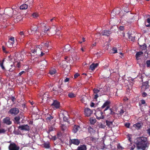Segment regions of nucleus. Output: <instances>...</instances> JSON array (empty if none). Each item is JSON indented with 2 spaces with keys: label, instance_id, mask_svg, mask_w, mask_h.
Segmentation results:
<instances>
[{
  "label": "nucleus",
  "instance_id": "64",
  "mask_svg": "<svg viewBox=\"0 0 150 150\" xmlns=\"http://www.w3.org/2000/svg\"><path fill=\"white\" fill-rule=\"evenodd\" d=\"M147 132L150 135V129H148L147 130Z\"/></svg>",
  "mask_w": 150,
  "mask_h": 150
},
{
  "label": "nucleus",
  "instance_id": "51",
  "mask_svg": "<svg viewBox=\"0 0 150 150\" xmlns=\"http://www.w3.org/2000/svg\"><path fill=\"white\" fill-rule=\"evenodd\" d=\"M130 125V124L129 123H126L125 124V126L127 128H129V127Z\"/></svg>",
  "mask_w": 150,
  "mask_h": 150
},
{
  "label": "nucleus",
  "instance_id": "28",
  "mask_svg": "<svg viewBox=\"0 0 150 150\" xmlns=\"http://www.w3.org/2000/svg\"><path fill=\"white\" fill-rule=\"evenodd\" d=\"M106 125L108 127H112L113 126L112 125V122L111 121H109L108 120L106 121Z\"/></svg>",
  "mask_w": 150,
  "mask_h": 150
},
{
  "label": "nucleus",
  "instance_id": "11",
  "mask_svg": "<svg viewBox=\"0 0 150 150\" xmlns=\"http://www.w3.org/2000/svg\"><path fill=\"white\" fill-rule=\"evenodd\" d=\"M93 113V111L89 108H86L85 109V115L87 116H90Z\"/></svg>",
  "mask_w": 150,
  "mask_h": 150
},
{
  "label": "nucleus",
  "instance_id": "40",
  "mask_svg": "<svg viewBox=\"0 0 150 150\" xmlns=\"http://www.w3.org/2000/svg\"><path fill=\"white\" fill-rule=\"evenodd\" d=\"M9 41H10L11 42H13V43H14V38L13 37H11L9 38Z\"/></svg>",
  "mask_w": 150,
  "mask_h": 150
},
{
  "label": "nucleus",
  "instance_id": "26",
  "mask_svg": "<svg viewBox=\"0 0 150 150\" xmlns=\"http://www.w3.org/2000/svg\"><path fill=\"white\" fill-rule=\"evenodd\" d=\"M37 26L33 28H30L31 31L29 32V30H28V31L29 34H31L33 33V32H34L36 31L37 30Z\"/></svg>",
  "mask_w": 150,
  "mask_h": 150
},
{
  "label": "nucleus",
  "instance_id": "52",
  "mask_svg": "<svg viewBox=\"0 0 150 150\" xmlns=\"http://www.w3.org/2000/svg\"><path fill=\"white\" fill-rule=\"evenodd\" d=\"M25 72V71H22L20 72L18 74V76H20L21 75L23 74H24Z\"/></svg>",
  "mask_w": 150,
  "mask_h": 150
},
{
  "label": "nucleus",
  "instance_id": "9",
  "mask_svg": "<svg viewBox=\"0 0 150 150\" xmlns=\"http://www.w3.org/2000/svg\"><path fill=\"white\" fill-rule=\"evenodd\" d=\"M110 103V102L109 101H106L103 105L101 107V108L103 109L104 108L106 107V108L104 110V112L105 111L108 110L109 108V105Z\"/></svg>",
  "mask_w": 150,
  "mask_h": 150
},
{
  "label": "nucleus",
  "instance_id": "8",
  "mask_svg": "<svg viewBox=\"0 0 150 150\" xmlns=\"http://www.w3.org/2000/svg\"><path fill=\"white\" fill-rule=\"evenodd\" d=\"M18 128L21 130L28 131L30 129L29 126L27 125L19 126Z\"/></svg>",
  "mask_w": 150,
  "mask_h": 150
},
{
  "label": "nucleus",
  "instance_id": "22",
  "mask_svg": "<svg viewBox=\"0 0 150 150\" xmlns=\"http://www.w3.org/2000/svg\"><path fill=\"white\" fill-rule=\"evenodd\" d=\"M54 125H51L50 124V126H49V130L47 133H50V132L54 131L55 130V128L54 127Z\"/></svg>",
  "mask_w": 150,
  "mask_h": 150
},
{
  "label": "nucleus",
  "instance_id": "41",
  "mask_svg": "<svg viewBox=\"0 0 150 150\" xmlns=\"http://www.w3.org/2000/svg\"><path fill=\"white\" fill-rule=\"evenodd\" d=\"M62 115L63 116V119L64 120L65 122L67 121L68 120L67 118L64 115V114L63 113H62Z\"/></svg>",
  "mask_w": 150,
  "mask_h": 150
},
{
  "label": "nucleus",
  "instance_id": "60",
  "mask_svg": "<svg viewBox=\"0 0 150 150\" xmlns=\"http://www.w3.org/2000/svg\"><path fill=\"white\" fill-rule=\"evenodd\" d=\"M79 74L78 73H76L74 75V78H76L77 77L79 76Z\"/></svg>",
  "mask_w": 150,
  "mask_h": 150
},
{
  "label": "nucleus",
  "instance_id": "16",
  "mask_svg": "<svg viewBox=\"0 0 150 150\" xmlns=\"http://www.w3.org/2000/svg\"><path fill=\"white\" fill-rule=\"evenodd\" d=\"M3 122L4 123L10 125L11 123V121L10 120V119L8 117H6L3 119Z\"/></svg>",
  "mask_w": 150,
  "mask_h": 150
},
{
  "label": "nucleus",
  "instance_id": "39",
  "mask_svg": "<svg viewBox=\"0 0 150 150\" xmlns=\"http://www.w3.org/2000/svg\"><path fill=\"white\" fill-rule=\"evenodd\" d=\"M117 147L118 149L119 150H122L124 149V148L119 144L117 145Z\"/></svg>",
  "mask_w": 150,
  "mask_h": 150
},
{
  "label": "nucleus",
  "instance_id": "19",
  "mask_svg": "<svg viewBox=\"0 0 150 150\" xmlns=\"http://www.w3.org/2000/svg\"><path fill=\"white\" fill-rule=\"evenodd\" d=\"M56 73V70L54 68L51 67L50 69L49 74L51 75H53Z\"/></svg>",
  "mask_w": 150,
  "mask_h": 150
},
{
  "label": "nucleus",
  "instance_id": "1",
  "mask_svg": "<svg viewBox=\"0 0 150 150\" xmlns=\"http://www.w3.org/2000/svg\"><path fill=\"white\" fill-rule=\"evenodd\" d=\"M137 142V148L138 149H142L145 150L147 148L149 143L147 138L141 137L138 138Z\"/></svg>",
  "mask_w": 150,
  "mask_h": 150
},
{
  "label": "nucleus",
  "instance_id": "18",
  "mask_svg": "<svg viewBox=\"0 0 150 150\" xmlns=\"http://www.w3.org/2000/svg\"><path fill=\"white\" fill-rule=\"evenodd\" d=\"M14 18V21L15 23L19 22L22 19V18L21 16H15Z\"/></svg>",
  "mask_w": 150,
  "mask_h": 150
},
{
  "label": "nucleus",
  "instance_id": "35",
  "mask_svg": "<svg viewBox=\"0 0 150 150\" xmlns=\"http://www.w3.org/2000/svg\"><path fill=\"white\" fill-rule=\"evenodd\" d=\"M90 122L91 124H93L96 122V120L93 118L91 117L90 118Z\"/></svg>",
  "mask_w": 150,
  "mask_h": 150
},
{
  "label": "nucleus",
  "instance_id": "55",
  "mask_svg": "<svg viewBox=\"0 0 150 150\" xmlns=\"http://www.w3.org/2000/svg\"><path fill=\"white\" fill-rule=\"evenodd\" d=\"M49 139H53L54 140H55V137H53V136H52L51 135L50 136H49Z\"/></svg>",
  "mask_w": 150,
  "mask_h": 150
},
{
  "label": "nucleus",
  "instance_id": "6",
  "mask_svg": "<svg viewBox=\"0 0 150 150\" xmlns=\"http://www.w3.org/2000/svg\"><path fill=\"white\" fill-rule=\"evenodd\" d=\"M9 150H19V147L13 143L11 144L8 147Z\"/></svg>",
  "mask_w": 150,
  "mask_h": 150
},
{
  "label": "nucleus",
  "instance_id": "15",
  "mask_svg": "<svg viewBox=\"0 0 150 150\" xmlns=\"http://www.w3.org/2000/svg\"><path fill=\"white\" fill-rule=\"evenodd\" d=\"M81 100L82 103H83L85 104L88 100L86 96H83L81 97Z\"/></svg>",
  "mask_w": 150,
  "mask_h": 150
},
{
  "label": "nucleus",
  "instance_id": "47",
  "mask_svg": "<svg viewBox=\"0 0 150 150\" xmlns=\"http://www.w3.org/2000/svg\"><path fill=\"white\" fill-rule=\"evenodd\" d=\"M112 51L113 52V53L117 52V48L115 47H113L112 49Z\"/></svg>",
  "mask_w": 150,
  "mask_h": 150
},
{
  "label": "nucleus",
  "instance_id": "10",
  "mask_svg": "<svg viewBox=\"0 0 150 150\" xmlns=\"http://www.w3.org/2000/svg\"><path fill=\"white\" fill-rule=\"evenodd\" d=\"M51 100L52 103H49V105H53L56 108H59L60 106L59 103L57 101H54L53 100Z\"/></svg>",
  "mask_w": 150,
  "mask_h": 150
},
{
  "label": "nucleus",
  "instance_id": "58",
  "mask_svg": "<svg viewBox=\"0 0 150 150\" xmlns=\"http://www.w3.org/2000/svg\"><path fill=\"white\" fill-rule=\"evenodd\" d=\"M124 111L122 110H121L119 111V114H120V115H122L124 113Z\"/></svg>",
  "mask_w": 150,
  "mask_h": 150
},
{
  "label": "nucleus",
  "instance_id": "31",
  "mask_svg": "<svg viewBox=\"0 0 150 150\" xmlns=\"http://www.w3.org/2000/svg\"><path fill=\"white\" fill-rule=\"evenodd\" d=\"M17 58V59L18 60L22 61L24 58V57L21 54L18 55Z\"/></svg>",
  "mask_w": 150,
  "mask_h": 150
},
{
  "label": "nucleus",
  "instance_id": "24",
  "mask_svg": "<svg viewBox=\"0 0 150 150\" xmlns=\"http://www.w3.org/2000/svg\"><path fill=\"white\" fill-rule=\"evenodd\" d=\"M75 150H86V146L85 145H80L79 146L77 149Z\"/></svg>",
  "mask_w": 150,
  "mask_h": 150
},
{
  "label": "nucleus",
  "instance_id": "44",
  "mask_svg": "<svg viewBox=\"0 0 150 150\" xmlns=\"http://www.w3.org/2000/svg\"><path fill=\"white\" fill-rule=\"evenodd\" d=\"M142 50H145L146 49V46L145 44L143 45L142 47Z\"/></svg>",
  "mask_w": 150,
  "mask_h": 150
},
{
  "label": "nucleus",
  "instance_id": "49",
  "mask_svg": "<svg viewBox=\"0 0 150 150\" xmlns=\"http://www.w3.org/2000/svg\"><path fill=\"white\" fill-rule=\"evenodd\" d=\"M15 120L16 122H18L20 119L19 117H16L15 118Z\"/></svg>",
  "mask_w": 150,
  "mask_h": 150
},
{
  "label": "nucleus",
  "instance_id": "50",
  "mask_svg": "<svg viewBox=\"0 0 150 150\" xmlns=\"http://www.w3.org/2000/svg\"><path fill=\"white\" fill-rule=\"evenodd\" d=\"M91 140L95 142L96 141V139L93 137H91Z\"/></svg>",
  "mask_w": 150,
  "mask_h": 150
},
{
  "label": "nucleus",
  "instance_id": "23",
  "mask_svg": "<svg viewBox=\"0 0 150 150\" xmlns=\"http://www.w3.org/2000/svg\"><path fill=\"white\" fill-rule=\"evenodd\" d=\"M129 39L132 41H134L135 39V36L134 34L128 33Z\"/></svg>",
  "mask_w": 150,
  "mask_h": 150
},
{
  "label": "nucleus",
  "instance_id": "29",
  "mask_svg": "<svg viewBox=\"0 0 150 150\" xmlns=\"http://www.w3.org/2000/svg\"><path fill=\"white\" fill-rule=\"evenodd\" d=\"M115 12V15L118 14L120 12V10L119 8H117L115 10L113 11V12H112V13H113L114 12Z\"/></svg>",
  "mask_w": 150,
  "mask_h": 150
},
{
  "label": "nucleus",
  "instance_id": "27",
  "mask_svg": "<svg viewBox=\"0 0 150 150\" xmlns=\"http://www.w3.org/2000/svg\"><path fill=\"white\" fill-rule=\"evenodd\" d=\"M13 44V42H11L10 41H8V42L6 43V45L9 47H12Z\"/></svg>",
  "mask_w": 150,
  "mask_h": 150
},
{
  "label": "nucleus",
  "instance_id": "17",
  "mask_svg": "<svg viewBox=\"0 0 150 150\" xmlns=\"http://www.w3.org/2000/svg\"><path fill=\"white\" fill-rule=\"evenodd\" d=\"M143 54V52L140 51L137 52L136 54L135 57L137 60H138L140 59V58L141 57Z\"/></svg>",
  "mask_w": 150,
  "mask_h": 150
},
{
  "label": "nucleus",
  "instance_id": "38",
  "mask_svg": "<svg viewBox=\"0 0 150 150\" xmlns=\"http://www.w3.org/2000/svg\"><path fill=\"white\" fill-rule=\"evenodd\" d=\"M88 132H89L90 133L94 132V130L91 127H88Z\"/></svg>",
  "mask_w": 150,
  "mask_h": 150
},
{
  "label": "nucleus",
  "instance_id": "12",
  "mask_svg": "<svg viewBox=\"0 0 150 150\" xmlns=\"http://www.w3.org/2000/svg\"><path fill=\"white\" fill-rule=\"evenodd\" d=\"M5 14L7 15V16L9 17L11 16L13 12V9L10 8L6 9L5 10Z\"/></svg>",
  "mask_w": 150,
  "mask_h": 150
},
{
  "label": "nucleus",
  "instance_id": "37",
  "mask_svg": "<svg viewBox=\"0 0 150 150\" xmlns=\"http://www.w3.org/2000/svg\"><path fill=\"white\" fill-rule=\"evenodd\" d=\"M71 48V47L69 45H66L65 46V50L66 51H69Z\"/></svg>",
  "mask_w": 150,
  "mask_h": 150
},
{
  "label": "nucleus",
  "instance_id": "45",
  "mask_svg": "<svg viewBox=\"0 0 150 150\" xmlns=\"http://www.w3.org/2000/svg\"><path fill=\"white\" fill-rule=\"evenodd\" d=\"M143 86L145 87L146 88H148V87L149 85V84H147L146 83V82L144 83L143 85Z\"/></svg>",
  "mask_w": 150,
  "mask_h": 150
},
{
  "label": "nucleus",
  "instance_id": "42",
  "mask_svg": "<svg viewBox=\"0 0 150 150\" xmlns=\"http://www.w3.org/2000/svg\"><path fill=\"white\" fill-rule=\"evenodd\" d=\"M39 16V15L36 13H34L32 14V16L34 18L38 17Z\"/></svg>",
  "mask_w": 150,
  "mask_h": 150
},
{
  "label": "nucleus",
  "instance_id": "54",
  "mask_svg": "<svg viewBox=\"0 0 150 150\" xmlns=\"http://www.w3.org/2000/svg\"><path fill=\"white\" fill-rule=\"evenodd\" d=\"M20 34L21 35L22 38H23L24 37V34L23 32H21L20 33Z\"/></svg>",
  "mask_w": 150,
  "mask_h": 150
},
{
  "label": "nucleus",
  "instance_id": "30",
  "mask_svg": "<svg viewBox=\"0 0 150 150\" xmlns=\"http://www.w3.org/2000/svg\"><path fill=\"white\" fill-rule=\"evenodd\" d=\"M4 59H3L2 61L0 62V66L3 70H5V69L3 65Z\"/></svg>",
  "mask_w": 150,
  "mask_h": 150
},
{
  "label": "nucleus",
  "instance_id": "62",
  "mask_svg": "<svg viewBox=\"0 0 150 150\" xmlns=\"http://www.w3.org/2000/svg\"><path fill=\"white\" fill-rule=\"evenodd\" d=\"M119 28L121 30H123L124 29V27L123 26H120Z\"/></svg>",
  "mask_w": 150,
  "mask_h": 150
},
{
  "label": "nucleus",
  "instance_id": "43",
  "mask_svg": "<svg viewBox=\"0 0 150 150\" xmlns=\"http://www.w3.org/2000/svg\"><path fill=\"white\" fill-rule=\"evenodd\" d=\"M28 2L29 3V6H31L33 3V0H29L28 1H26V2L27 4L28 3Z\"/></svg>",
  "mask_w": 150,
  "mask_h": 150
},
{
  "label": "nucleus",
  "instance_id": "57",
  "mask_svg": "<svg viewBox=\"0 0 150 150\" xmlns=\"http://www.w3.org/2000/svg\"><path fill=\"white\" fill-rule=\"evenodd\" d=\"M99 127L103 128H105V126L102 124H99Z\"/></svg>",
  "mask_w": 150,
  "mask_h": 150
},
{
  "label": "nucleus",
  "instance_id": "21",
  "mask_svg": "<svg viewBox=\"0 0 150 150\" xmlns=\"http://www.w3.org/2000/svg\"><path fill=\"white\" fill-rule=\"evenodd\" d=\"M142 125V124L141 123H138L136 124H134L133 126L137 129H139L140 128Z\"/></svg>",
  "mask_w": 150,
  "mask_h": 150
},
{
  "label": "nucleus",
  "instance_id": "34",
  "mask_svg": "<svg viewBox=\"0 0 150 150\" xmlns=\"http://www.w3.org/2000/svg\"><path fill=\"white\" fill-rule=\"evenodd\" d=\"M11 67H12V68H10L9 70V71H13V70H14L15 68V65H14V64H11L10 65Z\"/></svg>",
  "mask_w": 150,
  "mask_h": 150
},
{
  "label": "nucleus",
  "instance_id": "56",
  "mask_svg": "<svg viewBox=\"0 0 150 150\" xmlns=\"http://www.w3.org/2000/svg\"><path fill=\"white\" fill-rule=\"evenodd\" d=\"M61 133H59L57 134V137L58 139H60L61 137Z\"/></svg>",
  "mask_w": 150,
  "mask_h": 150
},
{
  "label": "nucleus",
  "instance_id": "59",
  "mask_svg": "<svg viewBox=\"0 0 150 150\" xmlns=\"http://www.w3.org/2000/svg\"><path fill=\"white\" fill-rule=\"evenodd\" d=\"M147 95V94L145 92H143L142 94V95L144 97L146 96Z\"/></svg>",
  "mask_w": 150,
  "mask_h": 150
},
{
  "label": "nucleus",
  "instance_id": "4",
  "mask_svg": "<svg viewBox=\"0 0 150 150\" xmlns=\"http://www.w3.org/2000/svg\"><path fill=\"white\" fill-rule=\"evenodd\" d=\"M19 110L17 108H12L9 111V113L13 115H15L18 113Z\"/></svg>",
  "mask_w": 150,
  "mask_h": 150
},
{
  "label": "nucleus",
  "instance_id": "20",
  "mask_svg": "<svg viewBox=\"0 0 150 150\" xmlns=\"http://www.w3.org/2000/svg\"><path fill=\"white\" fill-rule=\"evenodd\" d=\"M80 129V128L79 126L78 125H75L73 127V132L74 133H76Z\"/></svg>",
  "mask_w": 150,
  "mask_h": 150
},
{
  "label": "nucleus",
  "instance_id": "14",
  "mask_svg": "<svg viewBox=\"0 0 150 150\" xmlns=\"http://www.w3.org/2000/svg\"><path fill=\"white\" fill-rule=\"evenodd\" d=\"M70 142H71L72 144L76 145H79L80 143V141L77 139H71L70 140Z\"/></svg>",
  "mask_w": 150,
  "mask_h": 150
},
{
  "label": "nucleus",
  "instance_id": "5",
  "mask_svg": "<svg viewBox=\"0 0 150 150\" xmlns=\"http://www.w3.org/2000/svg\"><path fill=\"white\" fill-rule=\"evenodd\" d=\"M93 93L95 94L94 96V98L96 99L99 96H100L101 94L100 93H98L100 91V90H98L97 88H94L93 90Z\"/></svg>",
  "mask_w": 150,
  "mask_h": 150
},
{
  "label": "nucleus",
  "instance_id": "7",
  "mask_svg": "<svg viewBox=\"0 0 150 150\" xmlns=\"http://www.w3.org/2000/svg\"><path fill=\"white\" fill-rule=\"evenodd\" d=\"M102 114L103 112L102 111H96V118L98 120L103 119L104 117Z\"/></svg>",
  "mask_w": 150,
  "mask_h": 150
},
{
  "label": "nucleus",
  "instance_id": "25",
  "mask_svg": "<svg viewBox=\"0 0 150 150\" xmlns=\"http://www.w3.org/2000/svg\"><path fill=\"white\" fill-rule=\"evenodd\" d=\"M28 7V5L27 4H22L20 7V9L24 10L27 8Z\"/></svg>",
  "mask_w": 150,
  "mask_h": 150
},
{
  "label": "nucleus",
  "instance_id": "53",
  "mask_svg": "<svg viewBox=\"0 0 150 150\" xmlns=\"http://www.w3.org/2000/svg\"><path fill=\"white\" fill-rule=\"evenodd\" d=\"M21 54L23 56V57H24V56L26 55L25 52L24 51H22L21 52Z\"/></svg>",
  "mask_w": 150,
  "mask_h": 150
},
{
  "label": "nucleus",
  "instance_id": "36",
  "mask_svg": "<svg viewBox=\"0 0 150 150\" xmlns=\"http://www.w3.org/2000/svg\"><path fill=\"white\" fill-rule=\"evenodd\" d=\"M96 67L95 65H94V63H93L91 64L90 67V69H91V70H93L95 68H96Z\"/></svg>",
  "mask_w": 150,
  "mask_h": 150
},
{
  "label": "nucleus",
  "instance_id": "32",
  "mask_svg": "<svg viewBox=\"0 0 150 150\" xmlns=\"http://www.w3.org/2000/svg\"><path fill=\"white\" fill-rule=\"evenodd\" d=\"M61 128L62 129L63 131H64L67 129V126H65L64 125H62L61 126Z\"/></svg>",
  "mask_w": 150,
  "mask_h": 150
},
{
  "label": "nucleus",
  "instance_id": "61",
  "mask_svg": "<svg viewBox=\"0 0 150 150\" xmlns=\"http://www.w3.org/2000/svg\"><path fill=\"white\" fill-rule=\"evenodd\" d=\"M52 47L51 46H50L49 45L47 44V50H50L52 49Z\"/></svg>",
  "mask_w": 150,
  "mask_h": 150
},
{
  "label": "nucleus",
  "instance_id": "3",
  "mask_svg": "<svg viewBox=\"0 0 150 150\" xmlns=\"http://www.w3.org/2000/svg\"><path fill=\"white\" fill-rule=\"evenodd\" d=\"M47 124L48 126H50V124L54 125L55 120L53 116L47 114Z\"/></svg>",
  "mask_w": 150,
  "mask_h": 150
},
{
  "label": "nucleus",
  "instance_id": "2",
  "mask_svg": "<svg viewBox=\"0 0 150 150\" xmlns=\"http://www.w3.org/2000/svg\"><path fill=\"white\" fill-rule=\"evenodd\" d=\"M41 47L39 45L37 46L34 49H32L31 50V53H30V54L31 56H39L41 52Z\"/></svg>",
  "mask_w": 150,
  "mask_h": 150
},
{
  "label": "nucleus",
  "instance_id": "33",
  "mask_svg": "<svg viewBox=\"0 0 150 150\" xmlns=\"http://www.w3.org/2000/svg\"><path fill=\"white\" fill-rule=\"evenodd\" d=\"M68 96L69 98H74L76 96V95L72 92L69 93L68 94Z\"/></svg>",
  "mask_w": 150,
  "mask_h": 150
},
{
  "label": "nucleus",
  "instance_id": "63",
  "mask_svg": "<svg viewBox=\"0 0 150 150\" xmlns=\"http://www.w3.org/2000/svg\"><path fill=\"white\" fill-rule=\"evenodd\" d=\"M146 83L147 84H149V86H150V80H149L148 81H146Z\"/></svg>",
  "mask_w": 150,
  "mask_h": 150
},
{
  "label": "nucleus",
  "instance_id": "46",
  "mask_svg": "<svg viewBox=\"0 0 150 150\" xmlns=\"http://www.w3.org/2000/svg\"><path fill=\"white\" fill-rule=\"evenodd\" d=\"M147 67H150V60H148L146 62Z\"/></svg>",
  "mask_w": 150,
  "mask_h": 150
},
{
  "label": "nucleus",
  "instance_id": "48",
  "mask_svg": "<svg viewBox=\"0 0 150 150\" xmlns=\"http://www.w3.org/2000/svg\"><path fill=\"white\" fill-rule=\"evenodd\" d=\"M65 59L66 61L67 62H69L70 60V59L69 57H65Z\"/></svg>",
  "mask_w": 150,
  "mask_h": 150
},
{
  "label": "nucleus",
  "instance_id": "13",
  "mask_svg": "<svg viewBox=\"0 0 150 150\" xmlns=\"http://www.w3.org/2000/svg\"><path fill=\"white\" fill-rule=\"evenodd\" d=\"M112 32L110 30H105L102 32L101 34L103 35L108 36Z\"/></svg>",
  "mask_w": 150,
  "mask_h": 150
}]
</instances>
